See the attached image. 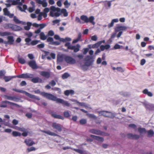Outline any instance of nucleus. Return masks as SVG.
I'll list each match as a JSON object with an SVG mask.
<instances>
[{
    "mask_svg": "<svg viewBox=\"0 0 154 154\" xmlns=\"http://www.w3.org/2000/svg\"><path fill=\"white\" fill-rule=\"evenodd\" d=\"M40 94L49 100L56 101L57 103H60L64 106L69 107L71 105L67 101L63 99L57 98L56 97L51 94L42 92L40 93Z\"/></svg>",
    "mask_w": 154,
    "mask_h": 154,
    "instance_id": "f257e3e1",
    "label": "nucleus"
},
{
    "mask_svg": "<svg viewBox=\"0 0 154 154\" xmlns=\"http://www.w3.org/2000/svg\"><path fill=\"white\" fill-rule=\"evenodd\" d=\"M50 15L51 17H58L60 14V9L58 8H56L52 6L50 8Z\"/></svg>",
    "mask_w": 154,
    "mask_h": 154,
    "instance_id": "f03ea898",
    "label": "nucleus"
},
{
    "mask_svg": "<svg viewBox=\"0 0 154 154\" xmlns=\"http://www.w3.org/2000/svg\"><path fill=\"white\" fill-rule=\"evenodd\" d=\"M89 132L92 134L98 135L103 136L106 137L109 136L110 135V134L108 133H105L101 131L95 129H90L89 130Z\"/></svg>",
    "mask_w": 154,
    "mask_h": 154,
    "instance_id": "7ed1b4c3",
    "label": "nucleus"
},
{
    "mask_svg": "<svg viewBox=\"0 0 154 154\" xmlns=\"http://www.w3.org/2000/svg\"><path fill=\"white\" fill-rule=\"evenodd\" d=\"M99 116H103L104 117L112 119L115 116V115L111 112L107 111H102L98 112Z\"/></svg>",
    "mask_w": 154,
    "mask_h": 154,
    "instance_id": "20e7f679",
    "label": "nucleus"
},
{
    "mask_svg": "<svg viewBox=\"0 0 154 154\" xmlns=\"http://www.w3.org/2000/svg\"><path fill=\"white\" fill-rule=\"evenodd\" d=\"M64 59L66 63L70 64H74L76 63L75 60L70 56H66L64 58Z\"/></svg>",
    "mask_w": 154,
    "mask_h": 154,
    "instance_id": "39448f33",
    "label": "nucleus"
},
{
    "mask_svg": "<svg viewBox=\"0 0 154 154\" xmlns=\"http://www.w3.org/2000/svg\"><path fill=\"white\" fill-rule=\"evenodd\" d=\"M90 137L99 142L102 143L104 141V138L92 134Z\"/></svg>",
    "mask_w": 154,
    "mask_h": 154,
    "instance_id": "423d86ee",
    "label": "nucleus"
},
{
    "mask_svg": "<svg viewBox=\"0 0 154 154\" xmlns=\"http://www.w3.org/2000/svg\"><path fill=\"white\" fill-rule=\"evenodd\" d=\"M19 92L25 94L26 96H28L29 97L31 98L35 99L38 100H40V99L38 97L35 96L34 95H32L25 91L20 90Z\"/></svg>",
    "mask_w": 154,
    "mask_h": 154,
    "instance_id": "0eeeda50",
    "label": "nucleus"
},
{
    "mask_svg": "<svg viewBox=\"0 0 154 154\" xmlns=\"http://www.w3.org/2000/svg\"><path fill=\"white\" fill-rule=\"evenodd\" d=\"M8 41H5L4 43L6 45V46L7 45H12L14 41V37L12 36H8L7 37Z\"/></svg>",
    "mask_w": 154,
    "mask_h": 154,
    "instance_id": "6e6552de",
    "label": "nucleus"
},
{
    "mask_svg": "<svg viewBox=\"0 0 154 154\" xmlns=\"http://www.w3.org/2000/svg\"><path fill=\"white\" fill-rule=\"evenodd\" d=\"M127 27L125 26H118L115 28V31L116 32L122 31L126 30Z\"/></svg>",
    "mask_w": 154,
    "mask_h": 154,
    "instance_id": "1a4fd4ad",
    "label": "nucleus"
},
{
    "mask_svg": "<svg viewBox=\"0 0 154 154\" xmlns=\"http://www.w3.org/2000/svg\"><path fill=\"white\" fill-rule=\"evenodd\" d=\"M33 75L32 74H23L21 75L17 76V77L20 78H31L33 77Z\"/></svg>",
    "mask_w": 154,
    "mask_h": 154,
    "instance_id": "9d476101",
    "label": "nucleus"
},
{
    "mask_svg": "<svg viewBox=\"0 0 154 154\" xmlns=\"http://www.w3.org/2000/svg\"><path fill=\"white\" fill-rule=\"evenodd\" d=\"M52 126L54 128L57 129L58 131L60 132L62 130L61 127L59 124L54 122L52 123Z\"/></svg>",
    "mask_w": 154,
    "mask_h": 154,
    "instance_id": "9b49d317",
    "label": "nucleus"
},
{
    "mask_svg": "<svg viewBox=\"0 0 154 154\" xmlns=\"http://www.w3.org/2000/svg\"><path fill=\"white\" fill-rule=\"evenodd\" d=\"M28 64L32 69H35L38 68V66L35 60H33L30 61L28 63Z\"/></svg>",
    "mask_w": 154,
    "mask_h": 154,
    "instance_id": "f8f14e48",
    "label": "nucleus"
},
{
    "mask_svg": "<svg viewBox=\"0 0 154 154\" xmlns=\"http://www.w3.org/2000/svg\"><path fill=\"white\" fill-rule=\"evenodd\" d=\"M77 104L79 106L84 107L86 109H92V108L90 106V105L86 103L77 102Z\"/></svg>",
    "mask_w": 154,
    "mask_h": 154,
    "instance_id": "ddd939ff",
    "label": "nucleus"
},
{
    "mask_svg": "<svg viewBox=\"0 0 154 154\" xmlns=\"http://www.w3.org/2000/svg\"><path fill=\"white\" fill-rule=\"evenodd\" d=\"M128 138L131 139H138L140 138V136L135 134L130 133L127 134Z\"/></svg>",
    "mask_w": 154,
    "mask_h": 154,
    "instance_id": "4468645a",
    "label": "nucleus"
},
{
    "mask_svg": "<svg viewBox=\"0 0 154 154\" xmlns=\"http://www.w3.org/2000/svg\"><path fill=\"white\" fill-rule=\"evenodd\" d=\"M71 149L80 154H88L87 152L82 149H76L72 148Z\"/></svg>",
    "mask_w": 154,
    "mask_h": 154,
    "instance_id": "2eb2a0df",
    "label": "nucleus"
},
{
    "mask_svg": "<svg viewBox=\"0 0 154 154\" xmlns=\"http://www.w3.org/2000/svg\"><path fill=\"white\" fill-rule=\"evenodd\" d=\"M13 17V20L16 23L21 24L23 25H25L26 24L25 22L20 20L16 16H14Z\"/></svg>",
    "mask_w": 154,
    "mask_h": 154,
    "instance_id": "dca6fc26",
    "label": "nucleus"
},
{
    "mask_svg": "<svg viewBox=\"0 0 154 154\" xmlns=\"http://www.w3.org/2000/svg\"><path fill=\"white\" fill-rule=\"evenodd\" d=\"M36 1L38 3L42 5L43 7H46L48 5V3L46 0H36Z\"/></svg>",
    "mask_w": 154,
    "mask_h": 154,
    "instance_id": "f3484780",
    "label": "nucleus"
},
{
    "mask_svg": "<svg viewBox=\"0 0 154 154\" xmlns=\"http://www.w3.org/2000/svg\"><path fill=\"white\" fill-rule=\"evenodd\" d=\"M40 74L42 76L46 78H48L50 76V74L48 72L41 71L40 72Z\"/></svg>",
    "mask_w": 154,
    "mask_h": 154,
    "instance_id": "a211bd4d",
    "label": "nucleus"
},
{
    "mask_svg": "<svg viewBox=\"0 0 154 154\" xmlns=\"http://www.w3.org/2000/svg\"><path fill=\"white\" fill-rule=\"evenodd\" d=\"M3 11L5 15L8 16L11 18L13 17L14 16V14L10 13V12L8 11V9L6 8H5L3 9Z\"/></svg>",
    "mask_w": 154,
    "mask_h": 154,
    "instance_id": "6ab92c4d",
    "label": "nucleus"
},
{
    "mask_svg": "<svg viewBox=\"0 0 154 154\" xmlns=\"http://www.w3.org/2000/svg\"><path fill=\"white\" fill-rule=\"evenodd\" d=\"M9 25H12L11 28L14 31H18L21 30L23 29V28L22 27L17 25H12L11 24H10Z\"/></svg>",
    "mask_w": 154,
    "mask_h": 154,
    "instance_id": "aec40b11",
    "label": "nucleus"
},
{
    "mask_svg": "<svg viewBox=\"0 0 154 154\" xmlns=\"http://www.w3.org/2000/svg\"><path fill=\"white\" fill-rule=\"evenodd\" d=\"M4 97L5 99L13 100L16 102L18 101V99L15 97H12L7 95H5Z\"/></svg>",
    "mask_w": 154,
    "mask_h": 154,
    "instance_id": "412c9836",
    "label": "nucleus"
},
{
    "mask_svg": "<svg viewBox=\"0 0 154 154\" xmlns=\"http://www.w3.org/2000/svg\"><path fill=\"white\" fill-rule=\"evenodd\" d=\"M145 107L150 110H154V104L146 103L145 104Z\"/></svg>",
    "mask_w": 154,
    "mask_h": 154,
    "instance_id": "4be33fe9",
    "label": "nucleus"
},
{
    "mask_svg": "<svg viewBox=\"0 0 154 154\" xmlns=\"http://www.w3.org/2000/svg\"><path fill=\"white\" fill-rule=\"evenodd\" d=\"M82 35L80 33H79L78 37L75 39H74L72 42V43L74 44L77 43L79 41H82L81 39Z\"/></svg>",
    "mask_w": 154,
    "mask_h": 154,
    "instance_id": "5701e85b",
    "label": "nucleus"
},
{
    "mask_svg": "<svg viewBox=\"0 0 154 154\" xmlns=\"http://www.w3.org/2000/svg\"><path fill=\"white\" fill-rule=\"evenodd\" d=\"M25 143L28 146H31L34 144L35 143L29 139H26L25 140Z\"/></svg>",
    "mask_w": 154,
    "mask_h": 154,
    "instance_id": "b1692460",
    "label": "nucleus"
},
{
    "mask_svg": "<svg viewBox=\"0 0 154 154\" xmlns=\"http://www.w3.org/2000/svg\"><path fill=\"white\" fill-rule=\"evenodd\" d=\"M64 59V55L62 54H59L57 56V62H61L63 61Z\"/></svg>",
    "mask_w": 154,
    "mask_h": 154,
    "instance_id": "393cba45",
    "label": "nucleus"
},
{
    "mask_svg": "<svg viewBox=\"0 0 154 154\" xmlns=\"http://www.w3.org/2000/svg\"><path fill=\"white\" fill-rule=\"evenodd\" d=\"M147 133V136L149 137H153L154 135V131L152 129H150L146 131Z\"/></svg>",
    "mask_w": 154,
    "mask_h": 154,
    "instance_id": "a878e982",
    "label": "nucleus"
},
{
    "mask_svg": "<svg viewBox=\"0 0 154 154\" xmlns=\"http://www.w3.org/2000/svg\"><path fill=\"white\" fill-rule=\"evenodd\" d=\"M42 131L43 132L45 133L46 134H47L51 136H57V134L56 133L52 132L50 131Z\"/></svg>",
    "mask_w": 154,
    "mask_h": 154,
    "instance_id": "bb28decb",
    "label": "nucleus"
},
{
    "mask_svg": "<svg viewBox=\"0 0 154 154\" xmlns=\"http://www.w3.org/2000/svg\"><path fill=\"white\" fill-rule=\"evenodd\" d=\"M11 35V33L9 32H0V36H8Z\"/></svg>",
    "mask_w": 154,
    "mask_h": 154,
    "instance_id": "cd10ccee",
    "label": "nucleus"
},
{
    "mask_svg": "<svg viewBox=\"0 0 154 154\" xmlns=\"http://www.w3.org/2000/svg\"><path fill=\"white\" fill-rule=\"evenodd\" d=\"M110 47V46L109 45H101L100 46V49L101 51H103L105 49L107 50Z\"/></svg>",
    "mask_w": 154,
    "mask_h": 154,
    "instance_id": "c85d7f7f",
    "label": "nucleus"
},
{
    "mask_svg": "<svg viewBox=\"0 0 154 154\" xmlns=\"http://www.w3.org/2000/svg\"><path fill=\"white\" fill-rule=\"evenodd\" d=\"M16 77L15 76H5L4 77V79L6 82H8L11 80L13 78Z\"/></svg>",
    "mask_w": 154,
    "mask_h": 154,
    "instance_id": "c756f323",
    "label": "nucleus"
},
{
    "mask_svg": "<svg viewBox=\"0 0 154 154\" xmlns=\"http://www.w3.org/2000/svg\"><path fill=\"white\" fill-rule=\"evenodd\" d=\"M143 92L145 94H147L149 96L151 97L153 95L152 93L149 91L147 89H145L143 91Z\"/></svg>",
    "mask_w": 154,
    "mask_h": 154,
    "instance_id": "7c9ffc66",
    "label": "nucleus"
},
{
    "mask_svg": "<svg viewBox=\"0 0 154 154\" xmlns=\"http://www.w3.org/2000/svg\"><path fill=\"white\" fill-rule=\"evenodd\" d=\"M87 116L90 118L92 119L96 120L97 119V117L96 116L94 115L93 114H91L90 113H87Z\"/></svg>",
    "mask_w": 154,
    "mask_h": 154,
    "instance_id": "2f4dec72",
    "label": "nucleus"
},
{
    "mask_svg": "<svg viewBox=\"0 0 154 154\" xmlns=\"http://www.w3.org/2000/svg\"><path fill=\"white\" fill-rule=\"evenodd\" d=\"M138 131L140 134H144L146 132V130L145 128H139L138 129Z\"/></svg>",
    "mask_w": 154,
    "mask_h": 154,
    "instance_id": "473e14b6",
    "label": "nucleus"
},
{
    "mask_svg": "<svg viewBox=\"0 0 154 154\" xmlns=\"http://www.w3.org/2000/svg\"><path fill=\"white\" fill-rule=\"evenodd\" d=\"M32 25L31 23L28 22L27 23V26H24V28L26 30H29L30 28V26Z\"/></svg>",
    "mask_w": 154,
    "mask_h": 154,
    "instance_id": "72a5a7b5",
    "label": "nucleus"
},
{
    "mask_svg": "<svg viewBox=\"0 0 154 154\" xmlns=\"http://www.w3.org/2000/svg\"><path fill=\"white\" fill-rule=\"evenodd\" d=\"M40 36L41 39L42 40H44L47 38L46 36L43 32H41L40 34Z\"/></svg>",
    "mask_w": 154,
    "mask_h": 154,
    "instance_id": "f704fd0d",
    "label": "nucleus"
},
{
    "mask_svg": "<svg viewBox=\"0 0 154 154\" xmlns=\"http://www.w3.org/2000/svg\"><path fill=\"white\" fill-rule=\"evenodd\" d=\"M62 13L63 14L64 16L66 17L68 15V12L66 11V10L65 9H60V14Z\"/></svg>",
    "mask_w": 154,
    "mask_h": 154,
    "instance_id": "c9c22d12",
    "label": "nucleus"
},
{
    "mask_svg": "<svg viewBox=\"0 0 154 154\" xmlns=\"http://www.w3.org/2000/svg\"><path fill=\"white\" fill-rule=\"evenodd\" d=\"M81 19L86 23H88L89 22L88 18V17L84 15L81 16Z\"/></svg>",
    "mask_w": 154,
    "mask_h": 154,
    "instance_id": "e433bc0d",
    "label": "nucleus"
},
{
    "mask_svg": "<svg viewBox=\"0 0 154 154\" xmlns=\"http://www.w3.org/2000/svg\"><path fill=\"white\" fill-rule=\"evenodd\" d=\"M52 116L53 117H54L55 118L60 119H61L62 120L64 119L63 117H62V116H61L60 115H57L55 114H54L52 115Z\"/></svg>",
    "mask_w": 154,
    "mask_h": 154,
    "instance_id": "4c0bfd02",
    "label": "nucleus"
},
{
    "mask_svg": "<svg viewBox=\"0 0 154 154\" xmlns=\"http://www.w3.org/2000/svg\"><path fill=\"white\" fill-rule=\"evenodd\" d=\"M101 44V42H99L96 44H94L92 45V48H98L100 45Z\"/></svg>",
    "mask_w": 154,
    "mask_h": 154,
    "instance_id": "58836bf2",
    "label": "nucleus"
},
{
    "mask_svg": "<svg viewBox=\"0 0 154 154\" xmlns=\"http://www.w3.org/2000/svg\"><path fill=\"white\" fill-rule=\"evenodd\" d=\"M18 60L19 63L22 64L25 63L26 61L25 59L22 57H18Z\"/></svg>",
    "mask_w": 154,
    "mask_h": 154,
    "instance_id": "ea45409f",
    "label": "nucleus"
},
{
    "mask_svg": "<svg viewBox=\"0 0 154 154\" xmlns=\"http://www.w3.org/2000/svg\"><path fill=\"white\" fill-rule=\"evenodd\" d=\"M80 47V46L79 44H77L76 46H75V48L73 49L74 51L75 52H76L79 50V48Z\"/></svg>",
    "mask_w": 154,
    "mask_h": 154,
    "instance_id": "a19ab883",
    "label": "nucleus"
},
{
    "mask_svg": "<svg viewBox=\"0 0 154 154\" xmlns=\"http://www.w3.org/2000/svg\"><path fill=\"white\" fill-rule=\"evenodd\" d=\"M11 4L13 5H21L22 3L20 2H18L14 0H13Z\"/></svg>",
    "mask_w": 154,
    "mask_h": 154,
    "instance_id": "79ce46f5",
    "label": "nucleus"
},
{
    "mask_svg": "<svg viewBox=\"0 0 154 154\" xmlns=\"http://www.w3.org/2000/svg\"><path fill=\"white\" fill-rule=\"evenodd\" d=\"M128 127H129L133 128L135 130L137 129V126L136 125L134 124H130L129 125Z\"/></svg>",
    "mask_w": 154,
    "mask_h": 154,
    "instance_id": "37998d69",
    "label": "nucleus"
},
{
    "mask_svg": "<svg viewBox=\"0 0 154 154\" xmlns=\"http://www.w3.org/2000/svg\"><path fill=\"white\" fill-rule=\"evenodd\" d=\"M12 134L14 136H21V135L20 133L16 131H13L12 132Z\"/></svg>",
    "mask_w": 154,
    "mask_h": 154,
    "instance_id": "c03bdc74",
    "label": "nucleus"
},
{
    "mask_svg": "<svg viewBox=\"0 0 154 154\" xmlns=\"http://www.w3.org/2000/svg\"><path fill=\"white\" fill-rule=\"evenodd\" d=\"M64 4L65 5V8H68L71 5V3H69L68 1L66 0L64 2Z\"/></svg>",
    "mask_w": 154,
    "mask_h": 154,
    "instance_id": "a18cd8bd",
    "label": "nucleus"
},
{
    "mask_svg": "<svg viewBox=\"0 0 154 154\" xmlns=\"http://www.w3.org/2000/svg\"><path fill=\"white\" fill-rule=\"evenodd\" d=\"M94 18L93 16L91 17L89 19V22H90V23H91L93 24L94 25L95 22L93 21L94 20Z\"/></svg>",
    "mask_w": 154,
    "mask_h": 154,
    "instance_id": "49530a36",
    "label": "nucleus"
},
{
    "mask_svg": "<svg viewBox=\"0 0 154 154\" xmlns=\"http://www.w3.org/2000/svg\"><path fill=\"white\" fill-rule=\"evenodd\" d=\"M87 123V120L85 119H82L80 121V123L82 125L85 124Z\"/></svg>",
    "mask_w": 154,
    "mask_h": 154,
    "instance_id": "de8ad7c7",
    "label": "nucleus"
},
{
    "mask_svg": "<svg viewBox=\"0 0 154 154\" xmlns=\"http://www.w3.org/2000/svg\"><path fill=\"white\" fill-rule=\"evenodd\" d=\"M39 78L38 77L34 78L31 79V81L33 83H36L38 82Z\"/></svg>",
    "mask_w": 154,
    "mask_h": 154,
    "instance_id": "09e8293b",
    "label": "nucleus"
},
{
    "mask_svg": "<svg viewBox=\"0 0 154 154\" xmlns=\"http://www.w3.org/2000/svg\"><path fill=\"white\" fill-rule=\"evenodd\" d=\"M70 76V75L67 73H65L62 76V78L64 79L68 78Z\"/></svg>",
    "mask_w": 154,
    "mask_h": 154,
    "instance_id": "8fccbe9b",
    "label": "nucleus"
},
{
    "mask_svg": "<svg viewBox=\"0 0 154 154\" xmlns=\"http://www.w3.org/2000/svg\"><path fill=\"white\" fill-rule=\"evenodd\" d=\"M116 32L113 33L111 36L110 39H109L111 42H112V39L114 38V37L116 36Z\"/></svg>",
    "mask_w": 154,
    "mask_h": 154,
    "instance_id": "3c124183",
    "label": "nucleus"
},
{
    "mask_svg": "<svg viewBox=\"0 0 154 154\" xmlns=\"http://www.w3.org/2000/svg\"><path fill=\"white\" fill-rule=\"evenodd\" d=\"M26 35L28 37L30 38L32 36V33L30 32H28L25 33Z\"/></svg>",
    "mask_w": 154,
    "mask_h": 154,
    "instance_id": "603ef678",
    "label": "nucleus"
},
{
    "mask_svg": "<svg viewBox=\"0 0 154 154\" xmlns=\"http://www.w3.org/2000/svg\"><path fill=\"white\" fill-rule=\"evenodd\" d=\"M64 116L67 118H68L70 116V115L68 111H65L63 113Z\"/></svg>",
    "mask_w": 154,
    "mask_h": 154,
    "instance_id": "864d4df0",
    "label": "nucleus"
},
{
    "mask_svg": "<svg viewBox=\"0 0 154 154\" xmlns=\"http://www.w3.org/2000/svg\"><path fill=\"white\" fill-rule=\"evenodd\" d=\"M38 40H34L32 41L30 43L32 45H35L37 44L39 42Z\"/></svg>",
    "mask_w": 154,
    "mask_h": 154,
    "instance_id": "5fc2aeb1",
    "label": "nucleus"
},
{
    "mask_svg": "<svg viewBox=\"0 0 154 154\" xmlns=\"http://www.w3.org/2000/svg\"><path fill=\"white\" fill-rule=\"evenodd\" d=\"M35 148L33 147H32L30 148H28L27 149V150L28 152H29L32 151H35Z\"/></svg>",
    "mask_w": 154,
    "mask_h": 154,
    "instance_id": "6e6d98bb",
    "label": "nucleus"
},
{
    "mask_svg": "<svg viewBox=\"0 0 154 154\" xmlns=\"http://www.w3.org/2000/svg\"><path fill=\"white\" fill-rule=\"evenodd\" d=\"M116 69H117L118 71L120 72H123L124 71V69L122 68L121 67H118L116 68Z\"/></svg>",
    "mask_w": 154,
    "mask_h": 154,
    "instance_id": "4d7b16f0",
    "label": "nucleus"
},
{
    "mask_svg": "<svg viewBox=\"0 0 154 154\" xmlns=\"http://www.w3.org/2000/svg\"><path fill=\"white\" fill-rule=\"evenodd\" d=\"M47 41L48 42H50V43H53L54 42V39L52 38L49 37L47 39Z\"/></svg>",
    "mask_w": 154,
    "mask_h": 154,
    "instance_id": "13d9d810",
    "label": "nucleus"
},
{
    "mask_svg": "<svg viewBox=\"0 0 154 154\" xmlns=\"http://www.w3.org/2000/svg\"><path fill=\"white\" fill-rule=\"evenodd\" d=\"M122 47V46H121L119 45L116 44L114 46V48L115 49H119L121 48Z\"/></svg>",
    "mask_w": 154,
    "mask_h": 154,
    "instance_id": "bf43d9fd",
    "label": "nucleus"
},
{
    "mask_svg": "<svg viewBox=\"0 0 154 154\" xmlns=\"http://www.w3.org/2000/svg\"><path fill=\"white\" fill-rule=\"evenodd\" d=\"M51 45H58L60 44V42H53V43H49Z\"/></svg>",
    "mask_w": 154,
    "mask_h": 154,
    "instance_id": "052dcab7",
    "label": "nucleus"
},
{
    "mask_svg": "<svg viewBox=\"0 0 154 154\" xmlns=\"http://www.w3.org/2000/svg\"><path fill=\"white\" fill-rule=\"evenodd\" d=\"M83 54H84L85 55L87 54V52L88 51L89 48H85L83 49Z\"/></svg>",
    "mask_w": 154,
    "mask_h": 154,
    "instance_id": "680f3d73",
    "label": "nucleus"
},
{
    "mask_svg": "<svg viewBox=\"0 0 154 154\" xmlns=\"http://www.w3.org/2000/svg\"><path fill=\"white\" fill-rule=\"evenodd\" d=\"M52 90L54 91H58V93L60 94L61 92V90L59 88H52Z\"/></svg>",
    "mask_w": 154,
    "mask_h": 154,
    "instance_id": "e2e57ef3",
    "label": "nucleus"
},
{
    "mask_svg": "<svg viewBox=\"0 0 154 154\" xmlns=\"http://www.w3.org/2000/svg\"><path fill=\"white\" fill-rule=\"evenodd\" d=\"M18 121L14 119L12 121V123L14 125H16L18 123Z\"/></svg>",
    "mask_w": 154,
    "mask_h": 154,
    "instance_id": "0e129e2a",
    "label": "nucleus"
},
{
    "mask_svg": "<svg viewBox=\"0 0 154 154\" xmlns=\"http://www.w3.org/2000/svg\"><path fill=\"white\" fill-rule=\"evenodd\" d=\"M54 35V32L52 30H50L48 33V35L49 36H52Z\"/></svg>",
    "mask_w": 154,
    "mask_h": 154,
    "instance_id": "69168bd1",
    "label": "nucleus"
},
{
    "mask_svg": "<svg viewBox=\"0 0 154 154\" xmlns=\"http://www.w3.org/2000/svg\"><path fill=\"white\" fill-rule=\"evenodd\" d=\"M49 84L51 85L52 86H54L56 84V83L54 81V80H52L49 83Z\"/></svg>",
    "mask_w": 154,
    "mask_h": 154,
    "instance_id": "338daca9",
    "label": "nucleus"
},
{
    "mask_svg": "<svg viewBox=\"0 0 154 154\" xmlns=\"http://www.w3.org/2000/svg\"><path fill=\"white\" fill-rule=\"evenodd\" d=\"M42 15L41 14V13L40 12V13H39L38 17V20H42Z\"/></svg>",
    "mask_w": 154,
    "mask_h": 154,
    "instance_id": "774afa93",
    "label": "nucleus"
}]
</instances>
